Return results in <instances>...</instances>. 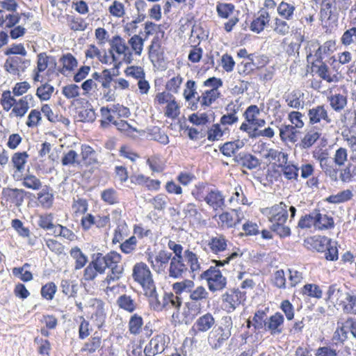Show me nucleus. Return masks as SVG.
Listing matches in <instances>:
<instances>
[{"label":"nucleus","mask_w":356,"mask_h":356,"mask_svg":"<svg viewBox=\"0 0 356 356\" xmlns=\"http://www.w3.org/2000/svg\"><path fill=\"white\" fill-rule=\"evenodd\" d=\"M121 260V255L116 252L106 254V268L110 269V273L104 281L105 284L108 285L111 282H115L122 276L124 267Z\"/></svg>","instance_id":"nucleus-3"},{"label":"nucleus","mask_w":356,"mask_h":356,"mask_svg":"<svg viewBox=\"0 0 356 356\" xmlns=\"http://www.w3.org/2000/svg\"><path fill=\"white\" fill-rule=\"evenodd\" d=\"M280 137L282 141L284 143H295L298 138V131L291 124H282L279 128Z\"/></svg>","instance_id":"nucleus-22"},{"label":"nucleus","mask_w":356,"mask_h":356,"mask_svg":"<svg viewBox=\"0 0 356 356\" xmlns=\"http://www.w3.org/2000/svg\"><path fill=\"white\" fill-rule=\"evenodd\" d=\"M184 256L191 271L193 273L199 272L200 270V263L197 256L190 250L185 251Z\"/></svg>","instance_id":"nucleus-57"},{"label":"nucleus","mask_w":356,"mask_h":356,"mask_svg":"<svg viewBox=\"0 0 356 356\" xmlns=\"http://www.w3.org/2000/svg\"><path fill=\"white\" fill-rule=\"evenodd\" d=\"M179 114L180 106L175 97L165 106L164 115L168 118L175 119L179 115Z\"/></svg>","instance_id":"nucleus-50"},{"label":"nucleus","mask_w":356,"mask_h":356,"mask_svg":"<svg viewBox=\"0 0 356 356\" xmlns=\"http://www.w3.org/2000/svg\"><path fill=\"white\" fill-rule=\"evenodd\" d=\"M62 93L67 99H74L79 96L80 88L76 84H69L63 87Z\"/></svg>","instance_id":"nucleus-64"},{"label":"nucleus","mask_w":356,"mask_h":356,"mask_svg":"<svg viewBox=\"0 0 356 356\" xmlns=\"http://www.w3.org/2000/svg\"><path fill=\"white\" fill-rule=\"evenodd\" d=\"M295 10L296 7L294 4L286 1H282L277 8L278 15L287 21L292 20L293 19Z\"/></svg>","instance_id":"nucleus-26"},{"label":"nucleus","mask_w":356,"mask_h":356,"mask_svg":"<svg viewBox=\"0 0 356 356\" xmlns=\"http://www.w3.org/2000/svg\"><path fill=\"white\" fill-rule=\"evenodd\" d=\"M183 95L187 102H191L193 99L196 98L197 92L196 83L195 81L188 80L186 82Z\"/></svg>","instance_id":"nucleus-58"},{"label":"nucleus","mask_w":356,"mask_h":356,"mask_svg":"<svg viewBox=\"0 0 356 356\" xmlns=\"http://www.w3.org/2000/svg\"><path fill=\"white\" fill-rule=\"evenodd\" d=\"M34 99L33 95H26L19 99H15L10 90L3 92L1 104L3 110L8 111L10 118H22L29 109L33 106Z\"/></svg>","instance_id":"nucleus-2"},{"label":"nucleus","mask_w":356,"mask_h":356,"mask_svg":"<svg viewBox=\"0 0 356 356\" xmlns=\"http://www.w3.org/2000/svg\"><path fill=\"white\" fill-rule=\"evenodd\" d=\"M229 241L221 234H216L208 241V247L210 251L216 254H220L227 250Z\"/></svg>","instance_id":"nucleus-14"},{"label":"nucleus","mask_w":356,"mask_h":356,"mask_svg":"<svg viewBox=\"0 0 356 356\" xmlns=\"http://www.w3.org/2000/svg\"><path fill=\"white\" fill-rule=\"evenodd\" d=\"M88 312L91 314V318L95 322L96 325L100 327L103 325L106 319L104 303L96 298H91L86 304Z\"/></svg>","instance_id":"nucleus-7"},{"label":"nucleus","mask_w":356,"mask_h":356,"mask_svg":"<svg viewBox=\"0 0 356 356\" xmlns=\"http://www.w3.org/2000/svg\"><path fill=\"white\" fill-rule=\"evenodd\" d=\"M128 44L130 45L131 51L136 56H140L142 54L144 46V40L138 35H134L128 40Z\"/></svg>","instance_id":"nucleus-40"},{"label":"nucleus","mask_w":356,"mask_h":356,"mask_svg":"<svg viewBox=\"0 0 356 356\" xmlns=\"http://www.w3.org/2000/svg\"><path fill=\"white\" fill-rule=\"evenodd\" d=\"M302 293L307 296L318 299L321 298L323 295V291L320 287L313 284H305L302 289Z\"/></svg>","instance_id":"nucleus-56"},{"label":"nucleus","mask_w":356,"mask_h":356,"mask_svg":"<svg viewBox=\"0 0 356 356\" xmlns=\"http://www.w3.org/2000/svg\"><path fill=\"white\" fill-rule=\"evenodd\" d=\"M353 196V192L349 190H343L336 195H332L327 198L330 203L339 204L350 200Z\"/></svg>","instance_id":"nucleus-44"},{"label":"nucleus","mask_w":356,"mask_h":356,"mask_svg":"<svg viewBox=\"0 0 356 356\" xmlns=\"http://www.w3.org/2000/svg\"><path fill=\"white\" fill-rule=\"evenodd\" d=\"M227 131V128L222 129L220 124H214L208 130L207 138L210 141L218 140Z\"/></svg>","instance_id":"nucleus-52"},{"label":"nucleus","mask_w":356,"mask_h":356,"mask_svg":"<svg viewBox=\"0 0 356 356\" xmlns=\"http://www.w3.org/2000/svg\"><path fill=\"white\" fill-rule=\"evenodd\" d=\"M282 163H284V164L280 165V168L284 177L289 180H297L299 168L287 161H283Z\"/></svg>","instance_id":"nucleus-29"},{"label":"nucleus","mask_w":356,"mask_h":356,"mask_svg":"<svg viewBox=\"0 0 356 356\" xmlns=\"http://www.w3.org/2000/svg\"><path fill=\"white\" fill-rule=\"evenodd\" d=\"M60 287L62 292L68 297H74L77 293V284L74 281L62 280Z\"/></svg>","instance_id":"nucleus-48"},{"label":"nucleus","mask_w":356,"mask_h":356,"mask_svg":"<svg viewBox=\"0 0 356 356\" xmlns=\"http://www.w3.org/2000/svg\"><path fill=\"white\" fill-rule=\"evenodd\" d=\"M101 197L104 202L109 204H114L118 202V195L113 188H107L101 193Z\"/></svg>","instance_id":"nucleus-63"},{"label":"nucleus","mask_w":356,"mask_h":356,"mask_svg":"<svg viewBox=\"0 0 356 356\" xmlns=\"http://www.w3.org/2000/svg\"><path fill=\"white\" fill-rule=\"evenodd\" d=\"M54 91V86L46 83L37 88L36 95L41 101H47L51 98Z\"/></svg>","instance_id":"nucleus-53"},{"label":"nucleus","mask_w":356,"mask_h":356,"mask_svg":"<svg viewBox=\"0 0 356 356\" xmlns=\"http://www.w3.org/2000/svg\"><path fill=\"white\" fill-rule=\"evenodd\" d=\"M316 73L322 79L328 83L337 82L339 81L337 75L331 74L328 66L323 63L318 66Z\"/></svg>","instance_id":"nucleus-42"},{"label":"nucleus","mask_w":356,"mask_h":356,"mask_svg":"<svg viewBox=\"0 0 356 356\" xmlns=\"http://www.w3.org/2000/svg\"><path fill=\"white\" fill-rule=\"evenodd\" d=\"M309 124L314 125L328 124L332 120L325 105H317L310 108L307 112Z\"/></svg>","instance_id":"nucleus-8"},{"label":"nucleus","mask_w":356,"mask_h":356,"mask_svg":"<svg viewBox=\"0 0 356 356\" xmlns=\"http://www.w3.org/2000/svg\"><path fill=\"white\" fill-rule=\"evenodd\" d=\"M315 216V227L318 229H328L332 227L334 222L333 219L328 217L325 214H322L318 211H314Z\"/></svg>","instance_id":"nucleus-35"},{"label":"nucleus","mask_w":356,"mask_h":356,"mask_svg":"<svg viewBox=\"0 0 356 356\" xmlns=\"http://www.w3.org/2000/svg\"><path fill=\"white\" fill-rule=\"evenodd\" d=\"M31 65V60L19 56H11L6 59L5 70L12 75L19 76Z\"/></svg>","instance_id":"nucleus-9"},{"label":"nucleus","mask_w":356,"mask_h":356,"mask_svg":"<svg viewBox=\"0 0 356 356\" xmlns=\"http://www.w3.org/2000/svg\"><path fill=\"white\" fill-rule=\"evenodd\" d=\"M273 31L280 35H286L289 33L290 27L286 20L277 17H275L271 24Z\"/></svg>","instance_id":"nucleus-39"},{"label":"nucleus","mask_w":356,"mask_h":356,"mask_svg":"<svg viewBox=\"0 0 356 356\" xmlns=\"http://www.w3.org/2000/svg\"><path fill=\"white\" fill-rule=\"evenodd\" d=\"M243 146V143L239 140L225 143L221 147V152L226 156H232Z\"/></svg>","instance_id":"nucleus-46"},{"label":"nucleus","mask_w":356,"mask_h":356,"mask_svg":"<svg viewBox=\"0 0 356 356\" xmlns=\"http://www.w3.org/2000/svg\"><path fill=\"white\" fill-rule=\"evenodd\" d=\"M211 187L204 183H199L192 190V195L198 201H204Z\"/></svg>","instance_id":"nucleus-47"},{"label":"nucleus","mask_w":356,"mask_h":356,"mask_svg":"<svg viewBox=\"0 0 356 356\" xmlns=\"http://www.w3.org/2000/svg\"><path fill=\"white\" fill-rule=\"evenodd\" d=\"M187 271L186 265L182 262V259L172 257L171 259L169 276L173 278H179Z\"/></svg>","instance_id":"nucleus-24"},{"label":"nucleus","mask_w":356,"mask_h":356,"mask_svg":"<svg viewBox=\"0 0 356 356\" xmlns=\"http://www.w3.org/2000/svg\"><path fill=\"white\" fill-rule=\"evenodd\" d=\"M202 277L207 280L208 287L211 291L222 290L225 287L226 279L216 267H211L205 270L202 273Z\"/></svg>","instance_id":"nucleus-6"},{"label":"nucleus","mask_w":356,"mask_h":356,"mask_svg":"<svg viewBox=\"0 0 356 356\" xmlns=\"http://www.w3.org/2000/svg\"><path fill=\"white\" fill-rule=\"evenodd\" d=\"M117 304L120 308L130 313L134 312L137 307L136 300L126 294L119 296Z\"/></svg>","instance_id":"nucleus-30"},{"label":"nucleus","mask_w":356,"mask_h":356,"mask_svg":"<svg viewBox=\"0 0 356 356\" xmlns=\"http://www.w3.org/2000/svg\"><path fill=\"white\" fill-rule=\"evenodd\" d=\"M220 95L219 90L216 88H210L202 92L200 96H197V102L193 103L191 109L197 108V104L200 102L202 106H209L211 105Z\"/></svg>","instance_id":"nucleus-16"},{"label":"nucleus","mask_w":356,"mask_h":356,"mask_svg":"<svg viewBox=\"0 0 356 356\" xmlns=\"http://www.w3.org/2000/svg\"><path fill=\"white\" fill-rule=\"evenodd\" d=\"M284 323V317L279 312L271 316L266 322V330L270 332L272 334H279L282 332L281 326Z\"/></svg>","instance_id":"nucleus-20"},{"label":"nucleus","mask_w":356,"mask_h":356,"mask_svg":"<svg viewBox=\"0 0 356 356\" xmlns=\"http://www.w3.org/2000/svg\"><path fill=\"white\" fill-rule=\"evenodd\" d=\"M143 324V318L140 316L135 314L131 316L129 322V328L131 334H137L140 330Z\"/></svg>","instance_id":"nucleus-60"},{"label":"nucleus","mask_w":356,"mask_h":356,"mask_svg":"<svg viewBox=\"0 0 356 356\" xmlns=\"http://www.w3.org/2000/svg\"><path fill=\"white\" fill-rule=\"evenodd\" d=\"M70 256L75 260L74 268L79 270L82 268L88 261L87 257L78 247L72 248L70 252Z\"/></svg>","instance_id":"nucleus-38"},{"label":"nucleus","mask_w":356,"mask_h":356,"mask_svg":"<svg viewBox=\"0 0 356 356\" xmlns=\"http://www.w3.org/2000/svg\"><path fill=\"white\" fill-rule=\"evenodd\" d=\"M185 218H188L190 222L200 221L202 218V214L197 210L196 205L193 203L186 204L182 210Z\"/></svg>","instance_id":"nucleus-34"},{"label":"nucleus","mask_w":356,"mask_h":356,"mask_svg":"<svg viewBox=\"0 0 356 356\" xmlns=\"http://www.w3.org/2000/svg\"><path fill=\"white\" fill-rule=\"evenodd\" d=\"M145 295L149 298V305L155 311L163 309V298L160 300L156 293V286L144 291Z\"/></svg>","instance_id":"nucleus-27"},{"label":"nucleus","mask_w":356,"mask_h":356,"mask_svg":"<svg viewBox=\"0 0 356 356\" xmlns=\"http://www.w3.org/2000/svg\"><path fill=\"white\" fill-rule=\"evenodd\" d=\"M317 160L324 174L332 181H338L339 168L326 155L321 154Z\"/></svg>","instance_id":"nucleus-11"},{"label":"nucleus","mask_w":356,"mask_h":356,"mask_svg":"<svg viewBox=\"0 0 356 356\" xmlns=\"http://www.w3.org/2000/svg\"><path fill=\"white\" fill-rule=\"evenodd\" d=\"M181 305V298L174 293H166L163 296V309L179 310Z\"/></svg>","instance_id":"nucleus-28"},{"label":"nucleus","mask_w":356,"mask_h":356,"mask_svg":"<svg viewBox=\"0 0 356 356\" xmlns=\"http://www.w3.org/2000/svg\"><path fill=\"white\" fill-rule=\"evenodd\" d=\"M195 283L191 280H184L181 282H177L172 285V289L175 294L181 295L182 293H190L194 288Z\"/></svg>","instance_id":"nucleus-33"},{"label":"nucleus","mask_w":356,"mask_h":356,"mask_svg":"<svg viewBox=\"0 0 356 356\" xmlns=\"http://www.w3.org/2000/svg\"><path fill=\"white\" fill-rule=\"evenodd\" d=\"M38 200L42 207L49 209L52 206L54 195L49 191V188L45 187L38 193Z\"/></svg>","instance_id":"nucleus-41"},{"label":"nucleus","mask_w":356,"mask_h":356,"mask_svg":"<svg viewBox=\"0 0 356 356\" xmlns=\"http://www.w3.org/2000/svg\"><path fill=\"white\" fill-rule=\"evenodd\" d=\"M320 243L327 245V252H325V258L327 260L334 261L338 259V250L335 242L332 241L327 237H323L321 239Z\"/></svg>","instance_id":"nucleus-37"},{"label":"nucleus","mask_w":356,"mask_h":356,"mask_svg":"<svg viewBox=\"0 0 356 356\" xmlns=\"http://www.w3.org/2000/svg\"><path fill=\"white\" fill-rule=\"evenodd\" d=\"M303 94L300 91H293L288 94L286 97L287 105L293 108L299 109L304 106V101L302 99Z\"/></svg>","instance_id":"nucleus-32"},{"label":"nucleus","mask_w":356,"mask_h":356,"mask_svg":"<svg viewBox=\"0 0 356 356\" xmlns=\"http://www.w3.org/2000/svg\"><path fill=\"white\" fill-rule=\"evenodd\" d=\"M22 185L27 188L38 191L42 187L41 181L32 174H26L23 178Z\"/></svg>","instance_id":"nucleus-45"},{"label":"nucleus","mask_w":356,"mask_h":356,"mask_svg":"<svg viewBox=\"0 0 356 356\" xmlns=\"http://www.w3.org/2000/svg\"><path fill=\"white\" fill-rule=\"evenodd\" d=\"M348 161V151L344 147H339L337 149L333 156V162L338 167L344 165Z\"/></svg>","instance_id":"nucleus-61"},{"label":"nucleus","mask_w":356,"mask_h":356,"mask_svg":"<svg viewBox=\"0 0 356 356\" xmlns=\"http://www.w3.org/2000/svg\"><path fill=\"white\" fill-rule=\"evenodd\" d=\"M270 19V17L268 12L264 9L260 10L257 16L251 23V30L258 33L261 32L269 24Z\"/></svg>","instance_id":"nucleus-19"},{"label":"nucleus","mask_w":356,"mask_h":356,"mask_svg":"<svg viewBox=\"0 0 356 356\" xmlns=\"http://www.w3.org/2000/svg\"><path fill=\"white\" fill-rule=\"evenodd\" d=\"M110 45L111 54L115 53L118 56L121 57L122 61L127 64L132 63L134 60L133 53L122 38L119 35L113 37Z\"/></svg>","instance_id":"nucleus-5"},{"label":"nucleus","mask_w":356,"mask_h":356,"mask_svg":"<svg viewBox=\"0 0 356 356\" xmlns=\"http://www.w3.org/2000/svg\"><path fill=\"white\" fill-rule=\"evenodd\" d=\"M88 207L87 200L83 198L74 199L72 205V211L76 216L84 214L87 211Z\"/></svg>","instance_id":"nucleus-59"},{"label":"nucleus","mask_w":356,"mask_h":356,"mask_svg":"<svg viewBox=\"0 0 356 356\" xmlns=\"http://www.w3.org/2000/svg\"><path fill=\"white\" fill-rule=\"evenodd\" d=\"M189 293L190 300L198 302L207 299L209 296V293L202 286H198L195 289H191Z\"/></svg>","instance_id":"nucleus-54"},{"label":"nucleus","mask_w":356,"mask_h":356,"mask_svg":"<svg viewBox=\"0 0 356 356\" xmlns=\"http://www.w3.org/2000/svg\"><path fill=\"white\" fill-rule=\"evenodd\" d=\"M165 349V341L163 337L157 335L153 337L144 349L146 356H154L162 353Z\"/></svg>","instance_id":"nucleus-17"},{"label":"nucleus","mask_w":356,"mask_h":356,"mask_svg":"<svg viewBox=\"0 0 356 356\" xmlns=\"http://www.w3.org/2000/svg\"><path fill=\"white\" fill-rule=\"evenodd\" d=\"M244 218L243 212L241 209L226 211L218 216V223L222 227L231 228L235 227Z\"/></svg>","instance_id":"nucleus-10"},{"label":"nucleus","mask_w":356,"mask_h":356,"mask_svg":"<svg viewBox=\"0 0 356 356\" xmlns=\"http://www.w3.org/2000/svg\"><path fill=\"white\" fill-rule=\"evenodd\" d=\"M29 157L26 152L15 153L12 157V163L17 171L22 172L24 170V165Z\"/></svg>","instance_id":"nucleus-43"},{"label":"nucleus","mask_w":356,"mask_h":356,"mask_svg":"<svg viewBox=\"0 0 356 356\" xmlns=\"http://www.w3.org/2000/svg\"><path fill=\"white\" fill-rule=\"evenodd\" d=\"M291 213V218H293L296 209L293 206L286 205L281 202L271 207H267L262 209V213L265 215L270 222V229L280 237L284 238L290 236L291 229L286 225V222L289 218L288 211Z\"/></svg>","instance_id":"nucleus-1"},{"label":"nucleus","mask_w":356,"mask_h":356,"mask_svg":"<svg viewBox=\"0 0 356 356\" xmlns=\"http://www.w3.org/2000/svg\"><path fill=\"white\" fill-rule=\"evenodd\" d=\"M321 133L316 128L307 130L300 141V146L303 149L311 147L320 138Z\"/></svg>","instance_id":"nucleus-25"},{"label":"nucleus","mask_w":356,"mask_h":356,"mask_svg":"<svg viewBox=\"0 0 356 356\" xmlns=\"http://www.w3.org/2000/svg\"><path fill=\"white\" fill-rule=\"evenodd\" d=\"M348 296L349 293L348 292L338 287L336 284L330 286L327 291V300L333 304L343 305V308L347 302Z\"/></svg>","instance_id":"nucleus-13"},{"label":"nucleus","mask_w":356,"mask_h":356,"mask_svg":"<svg viewBox=\"0 0 356 356\" xmlns=\"http://www.w3.org/2000/svg\"><path fill=\"white\" fill-rule=\"evenodd\" d=\"M330 108L337 113L341 112L348 104L347 96L342 94H331L327 97Z\"/></svg>","instance_id":"nucleus-21"},{"label":"nucleus","mask_w":356,"mask_h":356,"mask_svg":"<svg viewBox=\"0 0 356 356\" xmlns=\"http://www.w3.org/2000/svg\"><path fill=\"white\" fill-rule=\"evenodd\" d=\"M132 276L134 280L142 286L144 291L155 286L152 273L148 266L143 262L134 265Z\"/></svg>","instance_id":"nucleus-4"},{"label":"nucleus","mask_w":356,"mask_h":356,"mask_svg":"<svg viewBox=\"0 0 356 356\" xmlns=\"http://www.w3.org/2000/svg\"><path fill=\"white\" fill-rule=\"evenodd\" d=\"M129 228L127 224L122 221L120 222L116 229H115L114 236L113 238V243H118L122 241L126 236H128Z\"/></svg>","instance_id":"nucleus-51"},{"label":"nucleus","mask_w":356,"mask_h":356,"mask_svg":"<svg viewBox=\"0 0 356 356\" xmlns=\"http://www.w3.org/2000/svg\"><path fill=\"white\" fill-rule=\"evenodd\" d=\"M350 332L354 337L356 338V318H348L337 330L338 334L341 335L344 338H347L348 333Z\"/></svg>","instance_id":"nucleus-36"},{"label":"nucleus","mask_w":356,"mask_h":356,"mask_svg":"<svg viewBox=\"0 0 356 356\" xmlns=\"http://www.w3.org/2000/svg\"><path fill=\"white\" fill-rule=\"evenodd\" d=\"M81 162L86 165H90L97 163L95 151L89 145H83L81 146Z\"/></svg>","instance_id":"nucleus-31"},{"label":"nucleus","mask_w":356,"mask_h":356,"mask_svg":"<svg viewBox=\"0 0 356 356\" xmlns=\"http://www.w3.org/2000/svg\"><path fill=\"white\" fill-rule=\"evenodd\" d=\"M42 122L41 112L38 109H33L29 113L26 124L28 127L34 128L38 127Z\"/></svg>","instance_id":"nucleus-55"},{"label":"nucleus","mask_w":356,"mask_h":356,"mask_svg":"<svg viewBox=\"0 0 356 356\" xmlns=\"http://www.w3.org/2000/svg\"><path fill=\"white\" fill-rule=\"evenodd\" d=\"M172 254L165 250L160 251L154 257L149 256L147 261L156 270H160L171 259Z\"/></svg>","instance_id":"nucleus-23"},{"label":"nucleus","mask_w":356,"mask_h":356,"mask_svg":"<svg viewBox=\"0 0 356 356\" xmlns=\"http://www.w3.org/2000/svg\"><path fill=\"white\" fill-rule=\"evenodd\" d=\"M242 294L238 290H230L222 296L225 309L228 312H232L241 304Z\"/></svg>","instance_id":"nucleus-15"},{"label":"nucleus","mask_w":356,"mask_h":356,"mask_svg":"<svg viewBox=\"0 0 356 356\" xmlns=\"http://www.w3.org/2000/svg\"><path fill=\"white\" fill-rule=\"evenodd\" d=\"M215 322L213 315L207 313L196 320L193 326V330L196 332H206L214 325Z\"/></svg>","instance_id":"nucleus-18"},{"label":"nucleus","mask_w":356,"mask_h":356,"mask_svg":"<svg viewBox=\"0 0 356 356\" xmlns=\"http://www.w3.org/2000/svg\"><path fill=\"white\" fill-rule=\"evenodd\" d=\"M213 210L223 209L225 206V196L218 189L211 188L204 200Z\"/></svg>","instance_id":"nucleus-12"},{"label":"nucleus","mask_w":356,"mask_h":356,"mask_svg":"<svg viewBox=\"0 0 356 356\" xmlns=\"http://www.w3.org/2000/svg\"><path fill=\"white\" fill-rule=\"evenodd\" d=\"M219 336L218 339L216 340V341H213V343L211 342L212 338L209 337V340L210 343L211 344L212 347L214 349H217L221 346L223 342L227 341L232 335V330L225 329L222 327H219Z\"/></svg>","instance_id":"nucleus-49"},{"label":"nucleus","mask_w":356,"mask_h":356,"mask_svg":"<svg viewBox=\"0 0 356 356\" xmlns=\"http://www.w3.org/2000/svg\"><path fill=\"white\" fill-rule=\"evenodd\" d=\"M54 216L51 213H45L38 217V225L45 230H51L53 229Z\"/></svg>","instance_id":"nucleus-62"}]
</instances>
